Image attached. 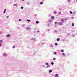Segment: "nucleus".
Segmentation results:
<instances>
[{
	"label": "nucleus",
	"mask_w": 77,
	"mask_h": 77,
	"mask_svg": "<svg viewBox=\"0 0 77 77\" xmlns=\"http://www.w3.org/2000/svg\"><path fill=\"white\" fill-rule=\"evenodd\" d=\"M47 25L48 26V27H50V26L52 27V26H53V24L52 23H48L47 24Z\"/></svg>",
	"instance_id": "nucleus-1"
},
{
	"label": "nucleus",
	"mask_w": 77,
	"mask_h": 77,
	"mask_svg": "<svg viewBox=\"0 0 77 77\" xmlns=\"http://www.w3.org/2000/svg\"><path fill=\"white\" fill-rule=\"evenodd\" d=\"M25 29H26V30H31V28L30 27H25Z\"/></svg>",
	"instance_id": "nucleus-2"
},
{
	"label": "nucleus",
	"mask_w": 77,
	"mask_h": 77,
	"mask_svg": "<svg viewBox=\"0 0 77 77\" xmlns=\"http://www.w3.org/2000/svg\"><path fill=\"white\" fill-rule=\"evenodd\" d=\"M61 22L62 23H65V21H64V19L63 18H62L61 19Z\"/></svg>",
	"instance_id": "nucleus-3"
},
{
	"label": "nucleus",
	"mask_w": 77,
	"mask_h": 77,
	"mask_svg": "<svg viewBox=\"0 0 77 77\" xmlns=\"http://www.w3.org/2000/svg\"><path fill=\"white\" fill-rule=\"evenodd\" d=\"M3 56H5V57H6V56H8V54H7L4 53L3 54Z\"/></svg>",
	"instance_id": "nucleus-4"
},
{
	"label": "nucleus",
	"mask_w": 77,
	"mask_h": 77,
	"mask_svg": "<svg viewBox=\"0 0 77 77\" xmlns=\"http://www.w3.org/2000/svg\"><path fill=\"white\" fill-rule=\"evenodd\" d=\"M54 18H55V17L54 16H51V20H54Z\"/></svg>",
	"instance_id": "nucleus-5"
},
{
	"label": "nucleus",
	"mask_w": 77,
	"mask_h": 77,
	"mask_svg": "<svg viewBox=\"0 0 77 77\" xmlns=\"http://www.w3.org/2000/svg\"><path fill=\"white\" fill-rule=\"evenodd\" d=\"M63 23H62L61 22H58V24L59 25H61V26H62L63 25Z\"/></svg>",
	"instance_id": "nucleus-6"
},
{
	"label": "nucleus",
	"mask_w": 77,
	"mask_h": 77,
	"mask_svg": "<svg viewBox=\"0 0 77 77\" xmlns=\"http://www.w3.org/2000/svg\"><path fill=\"white\" fill-rule=\"evenodd\" d=\"M7 38H9V37H10L11 36V35L10 34H8L6 36Z\"/></svg>",
	"instance_id": "nucleus-7"
},
{
	"label": "nucleus",
	"mask_w": 77,
	"mask_h": 77,
	"mask_svg": "<svg viewBox=\"0 0 77 77\" xmlns=\"http://www.w3.org/2000/svg\"><path fill=\"white\" fill-rule=\"evenodd\" d=\"M62 55L63 56V57H65V54L64 53H62Z\"/></svg>",
	"instance_id": "nucleus-8"
},
{
	"label": "nucleus",
	"mask_w": 77,
	"mask_h": 77,
	"mask_svg": "<svg viewBox=\"0 0 77 77\" xmlns=\"http://www.w3.org/2000/svg\"><path fill=\"white\" fill-rule=\"evenodd\" d=\"M50 47H54V46L52 44L50 45Z\"/></svg>",
	"instance_id": "nucleus-9"
},
{
	"label": "nucleus",
	"mask_w": 77,
	"mask_h": 77,
	"mask_svg": "<svg viewBox=\"0 0 77 77\" xmlns=\"http://www.w3.org/2000/svg\"><path fill=\"white\" fill-rule=\"evenodd\" d=\"M57 24H58V22H55V26H57Z\"/></svg>",
	"instance_id": "nucleus-10"
},
{
	"label": "nucleus",
	"mask_w": 77,
	"mask_h": 77,
	"mask_svg": "<svg viewBox=\"0 0 77 77\" xmlns=\"http://www.w3.org/2000/svg\"><path fill=\"white\" fill-rule=\"evenodd\" d=\"M59 77V75L57 74H56L54 75V77Z\"/></svg>",
	"instance_id": "nucleus-11"
},
{
	"label": "nucleus",
	"mask_w": 77,
	"mask_h": 77,
	"mask_svg": "<svg viewBox=\"0 0 77 77\" xmlns=\"http://www.w3.org/2000/svg\"><path fill=\"white\" fill-rule=\"evenodd\" d=\"M48 22L49 23H52V22H53V21H52L50 20H48Z\"/></svg>",
	"instance_id": "nucleus-12"
},
{
	"label": "nucleus",
	"mask_w": 77,
	"mask_h": 77,
	"mask_svg": "<svg viewBox=\"0 0 77 77\" xmlns=\"http://www.w3.org/2000/svg\"><path fill=\"white\" fill-rule=\"evenodd\" d=\"M35 40H36V38H32L31 39V41H35Z\"/></svg>",
	"instance_id": "nucleus-13"
},
{
	"label": "nucleus",
	"mask_w": 77,
	"mask_h": 77,
	"mask_svg": "<svg viewBox=\"0 0 77 77\" xmlns=\"http://www.w3.org/2000/svg\"><path fill=\"white\" fill-rule=\"evenodd\" d=\"M50 66H51L50 65H47V66L46 67V68H50Z\"/></svg>",
	"instance_id": "nucleus-14"
},
{
	"label": "nucleus",
	"mask_w": 77,
	"mask_h": 77,
	"mask_svg": "<svg viewBox=\"0 0 77 77\" xmlns=\"http://www.w3.org/2000/svg\"><path fill=\"white\" fill-rule=\"evenodd\" d=\"M44 3V2H43V1H42L41 2L39 3L40 5H42Z\"/></svg>",
	"instance_id": "nucleus-15"
},
{
	"label": "nucleus",
	"mask_w": 77,
	"mask_h": 77,
	"mask_svg": "<svg viewBox=\"0 0 77 77\" xmlns=\"http://www.w3.org/2000/svg\"><path fill=\"white\" fill-rule=\"evenodd\" d=\"M6 10H7V9H5V10H4V11L3 12L4 14H5V13H6Z\"/></svg>",
	"instance_id": "nucleus-16"
},
{
	"label": "nucleus",
	"mask_w": 77,
	"mask_h": 77,
	"mask_svg": "<svg viewBox=\"0 0 77 77\" xmlns=\"http://www.w3.org/2000/svg\"><path fill=\"white\" fill-rule=\"evenodd\" d=\"M66 35L68 36H69L71 35V33H67Z\"/></svg>",
	"instance_id": "nucleus-17"
},
{
	"label": "nucleus",
	"mask_w": 77,
	"mask_h": 77,
	"mask_svg": "<svg viewBox=\"0 0 77 77\" xmlns=\"http://www.w3.org/2000/svg\"><path fill=\"white\" fill-rule=\"evenodd\" d=\"M54 55H56V54H57V52H54Z\"/></svg>",
	"instance_id": "nucleus-18"
},
{
	"label": "nucleus",
	"mask_w": 77,
	"mask_h": 77,
	"mask_svg": "<svg viewBox=\"0 0 77 77\" xmlns=\"http://www.w3.org/2000/svg\"><path fill=\"white\" fill-rule=\"evenodd\" d=\"M52 70H50L49 71V73H51V72H52Z\"/></svg>",
	"instance_id": "nucleus-19"
},
{
	"label": "nucleus",
	"mask_w": 77,
	"mask_h": 77,
	"mask_svg": "<svg viewBox=\"0 0 77 77\" xmlns=\"http://www.w3.org/2000/svg\"><path fill=\"white\" fill-rule=\"evenodd\" d=\"M26 21H28V22H30V21H31V20H29V19H27L26 20Z\"/></svg>",
	"instance_id": "nucleus-20"
},
{
	"label": "nucleus",
	"mask_w": 77,
	"mask_h": 77,
	"mask_svg": "<svg viewBox=\"0 0 77 77\" xmlns=\"http://www.w3.org/2000/svg\"><path fill=\"white\" fill-rule=\"evenodd\" d=\"M60 39L59 38H58L57 39V41H60Z\"/></svg>",
	"instance_id": "nucleus-21"
},
{
	"label": "nucleus",
	"mask_w": 77,
	"mask_h": 77,
	"mask_svg": "<svg viewBox=\"0 0 77 77\" xmlns=\"http://www.w3.org/2000/svg\"><path fill=\"white\" fill-rule=\"evenodd\" d=\"M35 23L36 24H39V22L38 21H36Z\"/></svg>",
	"instance_id": "nucleus-22"
},
{
	"label": "nucleus",
	"mask_w": 77,
	"mask_h": 77,
	"mask_svg": "<svg viewBox=\"0 0 77 77\" xmlns=\"http://www.w3.org/2000/svg\"><path fill=\"white\" fill-rule=\"evenodd\" d=\"M61 51L62 52V53H63V52H64V50L62 49L61 50Z\"/></svg>",
	"instance_id": "nucleus-23"
},
{
	"label": "nucleus",
	"mask_w": 77,
	"mask_h": 77,
	"mask_svg": "<svg viewBox=\"0 0 77 77\" xmlns=\"http://www.w3.org/2000/svg\"><path fill=\"white\" fill-rule=\"evenodd\" d=\"M57 45H58V44H57V43H55V46H57Z\"/></svg>",
	"instance_id": "nucleus-24"
},
{
	"label": "nucleus",
	"mask_w": 77,
	"mask_h": 77,
	"mask_svg": "<svg viewBox=\"0 0 77 77\" xmlns=\"http://www.w3.org/2000/svg\"><path fill=\"white\" fill-rule=\"evenodd\" d=\"M53 13H54V14H57V12H56V11H54Z\"/></svg>",
	"instance_id": "nucleus-25"
},
{
	"label": "nucleus",
	"mask_w": 77,
	"mask_h": 77,
	"mask_svg": "<svg viewBox=\"0 0 77 77\" xmlns=\"http://www.w3.org/2000/svg\"><path fill=\"white\" fill-rule=\"evenodd\" d=\"M45 64L46 65H48V63L47 62H46L45 63Z\"/></svg>",
	"instance_id": "nucleus-26"
},
{
	"label": "nucleus",
	"mask_w": 77,
	"mask_h": 77,
	"mask_svg": "<svg viewBox=\"0 0 77 77\" xmlns=\"http://www.w3.org/2000/svg\"><path fill=\"white\" fill-rule=\"evenodd\" d=\"M13 6H17V5L16 4H14Z\"/></svg>",
	"instance_id": "nucleus-27"
},
{
	"label": "nucleus",
	"mask_w": 77,
	"mask_h": 77,
	"mask_svg": "<svg viewBox=\"0 0 77 77\" xmlns=\"http://www.w3.org/2000/svg\"><path fill=\"white\" fill-rule=\"evenodd\" d=\"M74 26V23H72V27H73V26Z\"/></svg>",
	"instance_id": "nucleus-28"
},
{
	"label": "nucleus",
	"mask_w": 77,
	"mask_h": 77,
	"mask_svg": "<svg viewBox=\"0 0 77 77\" xmlns=\"http://www.w3.org/2000/svg\"><path fill=\"white\" fill-rule=\"evenodd\" d=\"M51 64L53 65H54V63L53 62H51Z\"/></svg>",
	"instance_id": "nucleus-29"
},
{
	"label": "nucleus",
	"mask_w": 77,
	"mask_h": 77,
	"mask_svg": "<svg viewBox=\"0 0 77 77\" xmlns=\"http://www.w3.org/2000/svg\"><path fill=\"white\" fill-rule=\"evenodd\" d=\"M70 13L71 14H72V12L71 11H70Z\"/></svg>",
	"instance_id": "nucleus-30"
},
{
	"label": "nucleus",
	"mask_w": 77,
	"mask_h": 77,
	"mask_svg": "<svg viewBox=\"0 0 77 77\" xmlns=\"http://www.w3.org/2000/svg\"><path fill=\"white\" fill-rule=\"evenodd\" d=\"M76 13V12L75 11H74L73 12V14H75Z\"/></svg>",
	"instance_id": "nucleus-31"
},
{
	"label": "nucleus",
	"mask_w": 77,
	"mask_h": 77,
	"mask_svg": "<svg viewBox=\"0 0 77 77\" xmlns=\"http://www.w3.org/2000/svg\"><path fill=\"white\" fill-rule=\"evenodd\" d=\"M45 44V43H44V42H43L42 44H41V45H44V44Z\"/></svg>",
	"instance_id": "nucleus-32"
},
{
	"label": "nucleus",
	"mask_w": 77,
	"mask_h": 77,
	"mask_svg": "<svg viewBox=\"0 0 77 77\" xmlns=\"http://www.w3.org/2000/svg\"><path fill=\"white\" fill-rule=\"evenodd\" d=\"M54 32H55L56 33H57V30H55L54 31Z\"/></svg>",
	"instance_id": "nucleus-33"
},
{
	"label": "nucleus",
	"mask_w": 77,
	"mask_h": 77,
	"mask_svg": "<svg viewBox=\"0 0 77 77\" xmlns=\"http://www.w3.org/2000/svg\"><path fill=\"white\" fill-rule=\"evenodd\" d=\"M75 35H72V37H75Z\"/></svg>",
	"instance_id": "nucleus-34"
},
{
	"label": "nucleus",
	"mask_w": 77,
	"mask_h": 77,
	"mask_svg": "<svg viewBox=\"0 0 77 77\" xmlns=\"http://www.w3.org/2000/svg\"><path fill=\"white\" fill-rule=\"evenodd\" d=\"M19 21H21V19H19Z\"/></svg>",
	"instance_id": "nucleus-35"
},
{
	"label": "nucleus",
	"mask_w": 77,
	"mask_h": 77,
	"mask_svg": "<svg viewBox=\"0 0 77 77\" xmlns=\"http://www.w3.org/2000/svg\"><path fill=\"white\" fill-rule=\"evenodd\" d=\"M62 41H63V42H64V41H65V39H63L62 40Z\"/></svg>",
	"instance_id": "nucleus-36"
},
{
	"label": "nucleus",
	"mask_w": 77,
	"mask_h": 77,
	"mask_svg": "<svg viewBox=\"0 0 77 77\" xmlns=\"http://www.w3.org/2000/svg\"><path fill=\"white\" fill-rule=\"evenodd\" d=\"M21 9H24V7H21Z\"/></svg>",
	"instance_id": "nucleus-37"
},
{
	"label": "nucleus",
	"mask_w": 77,
	"mask_h": 77,
	"mask_svg": "<svg viewBox=\"0 0 77 77\" xmlns=\"http://www.w3.org/2000/svg\"><path fill=\"white\" fill-rule=\"evenodd\" d=\"M67 20H68L67 18H66L65 20V21H67Z\"/></svg>",
	"instance_id": "nucleus-38"
},
{
	"label": "nucleus",
	"mask_w": 77,
	"mask_h": 77,
	"mask_svg": "<svg viewBox=\"0 0 77 77\" xmlns=\"http://www.w3.org/2000/svg\"><path fill=\"white\" fill-rule=\"evenodd\" d=\"M62 8H60V9H59L60 11H62Z\"/></svg>",
	"instance_id": "nucleus-39"
},
{
	"label": "nucleus",
	"mask_w": 77,
	"mask_h": 77,
	"mask_svg": "<svg viewBox=\"0 0 77 77\" xmlns=\"http://www.w3.org/2000/svg\"><path fill=\"white\" fill-rule=\"evenodd\" d=\"M53 60H56V58H53Z\"/></svg>",
	"instance_id": "nucleus-40"
},
{
	"label": "nucleus",
	"mask_w": 77,
	"mask_h": 77,
	"mask_svg": "<svg viewBox=\"0 0 77 77\" xmlns=\"http://www.w3.org/2000/svg\"><path fill=\"white\" fill-rule=\"evenodd\" d=\"M67 2L68 3H69L70 2V0H68Z\"/></svg>",
	"instance_id": "nucleus-41"
},
{
	"label": "nucleus",
	"mask_w": 77,
	"mask_h": 77,
	"mask_svg": "<svg viewBox=\"0 0 77 77\" xmlns=\"http://www.w3.org/2000/svg\"><path fill=\"white\" fill-rule=\"evenodd\" d=\"M15 46H13V48H15Z\"/></svg>",
	"instance_id": "nucleus-42"
},
{
	"label": "nucleus",
	"mask_w": 77,
	"mask_h": 77,
	"mask_svg": "<svg viewBox=\"0 0 77 77\" xmlns=\"http://www.w3.org/2000/svg\"><path fill=\"white\" fill-rule=\"evenodd\" d=\"M27 4H28V5H29V2H28L27 3Z\"/></svg>",
	"instance_id": "nucleus-43"
},
{
	"label": "nucleus",
	"mask_w": 77,
	"mask_h": 77,
	"mask_svg": "<svg viewBox=\"0 0 77 77\" xmlns=\"http://www.w3.org/2000/svg\"><path fill=\"white\" fill-rule=\"evenodd\" d=\"M34 16L35 17H36V16H37V15H36V14H35Z\"/></svg>",
	"instance_id": "nucleus-44"
},
{
	"label": "nucleus",
	"mask_w": 77,
	"mask_h": 77,
	"mask_svg": "<svg viewBox=\"0 0 77 77\" xmlns=\"http://www.w3.org/2000/svg\"><path fill=\"white\" fill-rule=\"evenodd\" d=\"M0 42L1 43H2V40H0Z\"/></svg>",
	"instance_id": "nucleus-45"
},
{
	"label": "nucleus",
	"mask_w": 77,
	"mask_h": 77,
	"mask_svg": "<svg viewBox=\"0 0 77 77\" xmlns=\"http://www.w3.org/2000/svg\"><path fill=\"white\" fill-rule=\"evenodd\" d=\"M62 14V13L61 12H60L59 13V15H61Z\"/></svg>",
	"instance_id": "nucleus-46"
},
{
	"label": "nucleus",
	"mask_w": 77,
	"mask_h": 77,
	"mask_svg": "<svg viewBox=\"0 0 77 77\" xmlns=\"http://www.w3.org/2000/svg\"><path fill=\"white\" fill-rule=\"evenodd\" d=\"M2 44L0 43V47H1V46H2Z\"/></svg>",
	"instance_id": "nucleus-47"
},
{
	"label": "nucleus",
	"mask_w": 77,
	"mask_h": 77,
	"mask_svg": "<svg viewBox=\"0 0 77 77\" xmlns=\"http://www.w3.org/2000/svg\"><path fill=\"white\" fill-rule=\"evenodd\" d=\"M37 33H39V31L38 30V31H37Z\"/></svg>",
	"instance_id": "nucleus-48"
},
{
	"label": "nucleus",
	"mask_w": 77,
	"mask_h": 77,
	"mask_svg": "<svg viewBox=\"0 0 77 77\" xmlns=\"http://www.w3.org/2000/svg\"><path fill=\"white\" fill-rule=\"evenodd\" d=\"M47 31H48V32H50V29H48Z\"/></svg>",
	"instance_id": "nucleus-49"
},
{
	"label": "nucleus",
	"mask_w": 77,
	"mask_h": 77,
	"mask_svg": "<svg viewBox=\"0 0 77 77\" xmlns=\"http://www.w3.org/2000/svg\"><path fill=\"white\" fill-rule=\"evenodd\" d=\"M6 18H9V16H7L6 17Z\"/></svg>",
	"instance_id": "nucleus-50"
},
{
	"label": "nucleus",
	"mask_w": 77,
	"mask_h": 77,
	"mask_svg": "<svg viewBox=\"0 0 77 77\" xmlns=\"http://www.w3.org/2000/svg\"><path fill=\"white\" fill-rule=\"evenodd\" d=\"M23 27H25V25H23Z\"/></svg>",
	"instance_id": "nucleus-51"
},
{
	"label": "nucleus",
	"mask_w": 77,
	"mask_h": 77,
	"mask_svg": "<svg viewBox=\"0 0 77 77\" xmlns=\"http://www.w3.org/2000/svg\"><path fill=\"white\" fill-rule=\"evenodd\" d=\"M71 18H72V19H74V17H72Z\"/></svg>",
	"instance_id": "nucleus-52"
},
{
	"label": "nucleus",
	"mask_w": 77,
	"mask_h": 77,
	"mask_svg": "<svg viewBox=\"0 0 77 77\" xmlns=\"http://www.w3.org/2000/svg\"><path fill=\"white\" fill-rule=\"evenodd\" d=\"M35 55V53H34V54H33V55H34H34Z\"/></svg>",
	"instance_id": "nucleus-53"
},
{
	"label": "nucleus",
	"mask_w": 77,
	"mask_h": 77,
	"mask_svg": "<svg viewBox=\"0 0 77 77\" xmlns=\"http://www.w3.org/2000/svg\"><path fill=\"white\" fill-rule=\"evenodd\" d=\"M1 33H2V32H0V35H1Z\"/></svg>",
	"instance_id": "nucleus-54"
},
{
	"label": "nucleus",
	"mask_w": 77,
	"mask_h": 77,
	"mask_svg": "<svg viewBox=\"0 0 77 77\" xmlns=\"http://www.w3.org/2000/svg\"><path fill=\"white\" fill-rule=\"evenodd\" d=\"M43 67H45V66L43 65Z\"/></svg>",
	"instance_id": "nucleus-55"
},
{
	"label": "nucleus",
	"mask_w": 77,
	"mask_h": 77,
	"mask_svg": "<svg viewBox=\"0 0 77 77\" xmlns=\"http://www.w3.org/2000/svg\"><path fill=\"white\" fill-rule=\"evenodd\" d=\"M25 0H22V1H24Z\"/></svg>",
	"instance_id": "nucleus-56"
},
{
	"label": "nucleus",
	"mask_w": 77,
	"mask_h": 77,
	"mask_svg": "<svg viewBox=\"0 0 77 77\" xmlns=\"http://www.w3.org/2000/svg\"><path fill=\"white\" fill-rule=\"evenodd\" d=\"M42 35V36H44V35Z\"/></svg>",
	"instance_id": "nucleus-57"
},
{
	"label": "nucleus",
	"mask_w": 77,
	"mask_h": 77,
	"mask_svg": "<svg viewBox=\"0 0 77 77\" xmlns=\"http://www.w3.org/2000/svg\"><path fill=\"white\" fill-rule=\"evenodd\" d=\"M43 1H45V0H43Z\"/></svg>",
	"instance_id": "nucleus-58"
},
{
	"label": "nucleus",
	"mask_w": 77,
	"mask_h": 77,
	"mask_svg": "<svg viewBox=\"0 0 77 77\" xmlns=\"http://www.w3.org/2000/svg\"><path fill=\"white\" fill-rule=\"evenodd\" d=\"M76 2H77V0H76Z\"/></svg>",
	"instance_id": "nucleus-59"
},
{
	"label": "nucleus",
	"mask_w": 77,
	"mask_h": 77,
	"mask_svg": "<svg viewBox=\"0 0 77 77\" xmlns=\"http://www.w3.org/2000/svg\"><path fill=\"white\" fill-rule=\"evenodd\" d=\"M76 34L77 35V32L76 33Z\"/></svg>",
	"instance_id": "nucleus-60"
},
{
	"label": "nucleus",
	"mask_w": 77,
	"mask_h": 77,
	"mask_svg": "<svg viewBox=\"0 0 77 77\" xmlns=\"http://www.w3.org/2000/svg\"><path fill=\"white\" fill-rule=\"evenodd\" d=\"M39 44H40V43H39Z\"/></svg>",
	"instance_id": "nucleus-61"
}]
</instances>
